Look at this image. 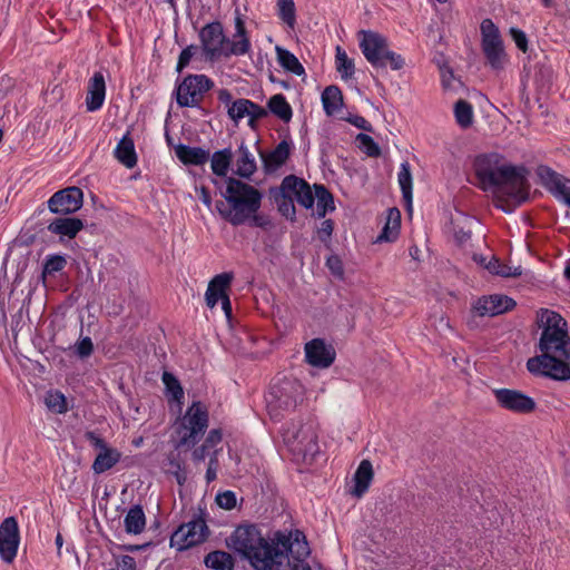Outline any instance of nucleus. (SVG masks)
<instances>
[{"mask_svg":"<svg viewBox=\"0 0 570 570\" xmlns=\"http://www.w3.org/2000/svg\"><path fill=\"white\" fill-rule=\"evenodd\" d=\"M120 453L116 449H109L99 452L92 463V470L96 474H101L116 465L120 460Z\"/></svg>","mask_w":570,"mask_h":570,"instance_id":"33","label":"nucleus"},{"mask_svg":"<svg viewBox=\"0 0 570 570\" xmlns=\"http://www.w3.org/2000/svg\"><path fill=\"white\" fill-rule=\"evenodd\" d=\"M304 386L295 379L275 380L265 396L269 416L278 421L288 412L294 411L303 401Z\"/></svg>","mask_w":570,"mask_h":570,"instance_id":"6","label":"nucleus"},{"mask_svg":"<svg viewBox=\"0 0 570 570\" xmlns=\"http://www.w3.org/2000/svg\"><path fill=\"white\" fill-rule=\"evenodd\" d=\"M106 98V81L100 71H97L88 81L86 108L88 111L99 110Z\"/></svg>","mask_w":570,"mask_h":570,"instance_id":"21","label":"nucleus"},{"mask_svg":"<svg viewBox=\"0 0 570 570\" xmlns=\"http://www.w3.org/2000/svg\"><path fill=\"white\" fill-rule=\"evenodd\" d=\"M222 195L224 200L216 203V209L229 224H248L261 228L271 225L269 218L258 213L263 194L256 187L236 178H228Z\"/></svg>","mask_w":570,"mask_h":570,"instance_id":"4","label":"nucleus"},{"mask_svg":"<svg viewBox=\"0 0 570 570\" xmlns=\"http://www.w3.org/2000/svg\"><path fill=\"white\" fill-rule=\"evenodd\" d=\"M356 140L360 142L361 147L364 149L367 156L370 157H379L381 154V149L379 145L374 141V139L366 134H358L356 136Z\"/></svg>","mask_w":570,"mask_h":570,"instance_id":"47","label":"nucleus"},{"mask_svg":"<svg viewBox=\"0 0 570 570\" xmlns=\"http://www.w3.org/2000/svg\"><path fill=\"white\" fill-rule=\"evenodd\" d=\"M218 465V450H215L209 458L208 468L205 475L207 483L216 480Z\"/></svg>","mask_w":570,"mask_h":570,"instance_id":"51","label":"nucleus"},{"mask_svg":"<svg viewBox=\"0 0 570 570\" xmlns=\"http://www.w3.org/2000/svg\"><path fill=\"white\" fill-rule=\"evenodd\" d=\"M83 203V193L78 187H68L55 193L48 200L53 214L70 215L79 210Z\"/></svg>","mask_w":570,"mask_h":570,"instance_id":"14","label":"nucleus"},{"mask_svg":"<svg viewBox=\"0 0 570 570\" xmlns=\"http://www.w3.org/2000/svg\"><path fill=\"white\" fill-rule=\"evenodd\" d=\"M283 441L296 461L309 463L320 453L318 436L311 423H292L284 430Z\"/></svg>","mask_w":570,"mask_h":570,"instance_id":"8","label":"nucleus"},{"mask_svg":"<svg viewBox=\"0 0 570 570\" xmlns=\"http://www.w3.org/2000/svg\"><path fill=\"white\" fill-rule=\"evenodd\" d=\"M485 268L493 275H498L501 277H518L522 274V269L520 266H509L498 258H492L485 265Z\"/></svg>","mask_w":570,"mask_h":570,"instance_id":"39","label":"nucleus"},{"mask_svg":"<svg viewBox=\"0 0 570 570\" xmlns=\"http://www.w3.org/2000/svg\"><path fill=\"white\" fill-rule=\"evenodd\" d=\"M347 121L355 126L356 128H360L365 131H372L373 127L364 117L355 115L347 118Z\"/></svg>","mask_w":570,"mask_h":570,"instance_id":"57","label":"nucleus"},{"mask_svg":"<svg viewBox=\"0 0 570 570\" xmlns=\"http://www.w3.org/2000/svg\"><path fill=\"white\" fill-rule=\"evenodd\" d=\"M289 539V547L286 549V560L282 569L287 570H312L309 564L303 559L309 554V548L303 532L296 530L294 533L286 535Z\"/></svg>","mask_w":570,"mask_h":570,"instance_id":"16","label":"nucleus"},{"mask_svg":"<svg viewBox=\"0 0 570 570\" xmlns=\"http://www.w3.org/2000/svg\"><path fill=\"white\" fill-rule=\"evenodd\" d=\"M499 407L514 414L527 415L535 411V401L520 390L494 389L492 391Z\"/></svg>","mask_w":570,"mask_h":570,"instance_id":"13","label":"nucleus"},{"mask_svg":"<svg viewBox=\"0 0 570 570\" xmlns=\"http://www.w3.org/2000/svg\"><path fill=\"white\" fill-rule=\"evenodd\" d=\"M305 360L320 368L330 367L335 360V351L321 338H314L305 344Z\"/></svg>","mask_w":570,"mask_h":570,"instance_id":"20","label":"nucleus"},{"mask_svg":"<svg viewBox=\"0 0 570 570\" xmlns=\"http://www.w3.org/2000/svg\"><path fill=\"white\" fill-rule=\"evenodd\" d=\"M276 55L278 63L287 71L302 76L305 73V69L299 60L291 51L277 46Z\"/></svg>","mask_w":570,"mask_h":570,"instance_id":"32","label":"nucleus"},{"mask_svg":"<svg viewBox=\"0 0 570 570\" xmlns=\"http://www.w3.org/2000/svg\"><path fill=\"white\" fill-rule=\"evenodd\" d=\"M292 208V210L294 212V206L292 204V202L289 200V203L287 204L286 202H284L281 206H279V210L282 212H287L288 208Z\"/></svg>","mask_w":570,"mask_h":570,"instance_id":"64","label":"nucleus"},{"mask_svg":"<svg viewBox=\"0 0 570 570\" xmlns=\"http://www.w3.org/2000/svg\"><path fill=\"white\" fill-rule=\"evenodd\" d=\"M269 111L281 120L288 122L292 119L293 110L286 98L282 94L274 95L267 102Z\"/></svg>","mask_w":570,"mask_h":570,"instance_id":"31","label":"nucleus"},{"mask_svg":"<svg viewBox=\"0 0 570 570\" xmlns=\"http://www.w3.org/2000/svg\"><path fill=\"white\" fill-rule=\"evenodd\" d=\"M542 185L558 199L570 207V179L556 173L547 166L538 168Z\"/></svg>","mask_w":570,"mask_h":570,"instance_id":"18","label":"nucleus"},{"mask_svg":"<svg viewBox=\"0 0 570 570\" xmlns=\"http://www.w3.org/2000/svg\"><path fill=\"white\" fill-rule=\"evenodd\" d=\"M291 154V146L287 141H281L272 151L262 155L267 171H274L283 166Z\"/></svg>","mask_w":570,"mask_h":570,"instance_id":"26","label":"nucleus"},{"mask_svg":"<svg viewBox=\"0 0 570 570\" xmlns=\"http://www.w3.org/2000/svg\"><path fill=\"white\" fill-rule=\"evenodd\" d=\"M256 170V161L249 149L242 144L237 149L236 174L249 178Z\"/></svg>","mask_w":570,"mask_h":570,"instance_id":"28","label":"nucleus"},{"mask_svg":"<svg viewBox=\"0 0 570 570\" xmlns=\"http://www.w3.org/2000/svg\"><path fill=\"white\" fill-rule=\"evenodd\" d=\"M399 185L402 190L403 199L406 205L411 206L412 204V175L410 169V164L404 161L400 166V171L397 174Z\"/></svg>","mask_w":570,"mask_h":570,"instance_id":"38","label":"nucleus"},{"mask_svg":"<svg viewBox=\"0 0 570 570\" xmlns=\"http://www.w3.org/2000/svg\"><path fill=\"white\" fill-rule=\"evenodd\" d=\"M193 56H194V47L193 46H189V47H186L185 49H183L178 57L176 70L178 72H181L183 69L188 66Z\"/></svg>","mask_w":570,"mask_h":570,"instance_id":"53","label":"nucleus"},{"mask_svg":"<svg viewBox=\"0 0 570 570\" xmlns=\"http://www.w3.org/2000/svg\"><path fill=\"white\" fill-rule=\"evenodd\" d=\"M322 104L327 116H333L343 106V95L337 86H328L322 92Z\"/></svg>","mask_w":570,"mask_h":570,"instance_id":"30","label":"nucleus"},{"mask_svg":"<svg viewBox=\"0 0 570 570\" xmlns=\"http://www.w3.org/2000/svg\"><path fill=\"white\" fill-rule=\"evenodd\" d=\"M125 530L129 534H140L146 527V517L140 505L131 507L124 519Z\"/></svg>","mask_w":570,"mask_h":570,"instance_id":"29","label":"nucleus"},{"mask_svg":"<svg viewBox=\"0 0 570 570\" xmlns=\"http://www.w3.org/2000/svg\"><path fill=\"white\" fill-rule=\"evenodd\" d=\"M316 216L324 217L328 210H334V200L332 194L323 186L315 185Z\"/></svg>","mask_w":570,"mask_h":570,"instance_id":"36","label":"nucleus"},{"mask_svg":"<svg viewBox=\"0 0 570 570\" xmlns=\"http://www.w3.org/2000/svg\"><path fill=\"white\" fill-rule=\"evenodd\" d=\"M542 330L539 340L540 355L530 357L528 371L554 381L570 380V336L566 320L558 313L542 308L537 313Z\"/></svg>","mask_w":570,"mask_h":570,"instance_id":"1","label":"nucleus"},{"mask_svg":"<svg viewBox=\"0 0 570 570\" xmlns=\"http://www.w3.org/2000/svg\"><path fill=\"white\" fill-rule=\"evenodd\" d=\"M204 55L209 60L222 57L244 56L250 51L252 45L240 17L235 19V33L229 40L220 22L215 21L204 26L199 32Z\"/></svg>","mask_w":570,"mask_h":570,"instance_id":"5","label":"nucleus"},{"mask_svg":"<svg viewBox=\"0 0 570 570\" xmlns=\"http://www.w3.org/2000/svg\"><path fill=\"white\" fill-rule=\"evenodd\" d=\"M46 405L49 410L56 413H65L67 412V401L62 393L58 391H51L46 396Z\"/></svg>","mask_w":570,"mask_h":570,"instance_id":"45","label":"nucleus"},{"mask_svg":"<svg viewBox=\"0 0 570 570\" xmlns=\"http://www.w3.org/2000/svg\"><path fill=\"white\" fill-rule=\"evenodd\" d=\"M222 440H223L222 431L219 429H213L207 434L203 444L206 445L207 448L212 449V448H215L217 444H219L222 442Z\"/></svg>","mask_w":570,"mask_h":570,"instance_id":"56","label":"nucleus"},{"mask_svg":"<svg viewBox=\"0 0 570 570\" xmlns=\"http://www.w3.org/2000/svg\"><path fill=\"white\" fill-rule=\"evenodd\" d=\"M209 535V529L202 517L183 523L171 535L170 543L178 550H185L190 547L203 543Z\"/></svg>","mask_w":570,"mask_h":570,"instance_id":"12","label":"nucleus"},{"mask_svg":"<svg viewBox=\"0 0 570 570\" xmlns=\"http://www.w3.org/2000/svg\"><path fill=\"white\" fill-rule=\"evenodd\" d=\"M116 566L121 570H138L135 558L128 554L117 557Z\"/></svg>","mask_w":570,"mask_h":570,"instance_id":"54","label":"nucleus"},{"mask_svg":"<svg viewBox=\"0 0 570 570\" xmlns=\"http://www.w3.org/2000/svg\"><path fill=\"white\" fill-rule=\"evenodd\" d=\"M357 39L362 53L373 67L384 68L389 65L393 70L404 67L403 57L392 51L387 39L379 32L361 30L357 33Z\"/></svg>","mask_w":570,"mask_h":570,"instance_id":"7","label":"nucleus"},{"mask_svg":"<svg viewBox=\"0 0 570 570\" xmlns=\"http://www.w3.org/2000/svg\"><path fill=\"white\" fill-rule=\"evenodd\" d=\"M115 158L125 167L131 169L137 165L135 142L129 134H126L114 150Z\"/></svg>","mask_w":570,"mask_h":570,"instance_id":"25","label":"nucleus"},{"mask_svg":"<svg viewBox=\"0 0 570 570\" xmlns=\"http://www.w3.org/2000/svg\"><path fill=\"white\" fill-rule=\"evenodd\" d=\"M482 52L493 70H503L509 58L504 50L499 28L491 19H484L480 26Z\"/></svg>","mask_w":570,"mask_h":570,"instance_id":"10","label":"nucleus"},{"mask_svg":"<svg viewBox=\"0 0 570 570\" xmlns=\"http://www.w3.org/2000/svg\"><path fill=\"white\" fill-rule=\"evenodd\" d=\"M94 345L89 337L82 338L77 345V353L81 357H87L92 353Z\"/></svg>","mask_w":570,"mask_h":570,"instance_id":"58","label":"nucleus"},{"mask_svg":"<svg viewBox=\"0 0 570 570\" xmlns=\"http://www.w3.org/2000/svg\"><path fill=\"white\" fill-rule=\"evenodd\" d=\"M233 153L229 148L216 151L210 158V166L214 174L217 176H226L230 166Z\"/></svg>","mask_w":570,"mask_h":570,"instance_id":"37","label":"nucleus"},{"mask_svg":"<svg viewBox=\"0 0 570 570\" xmlns=\"http://www.w3.org/2000/svg\"><path fill=\"white\" fill-rule=\"evenodd\" d=\"M86 438L90 441V443L96 448L99 449L100 452H105L106 450H109L110 448L106 444V442L97 436L94 432H88L86 434Z\"/></svg>","mask_w":570,"mask_h":570,"instance_id":"59","label":"nucleus"},{"mask_svg":"<svg viewBox=\"0 0 570 570\" xmlns=\"http://www.w3.org/2000/svg\"><path fill=\"white\" fill-rule=\"evenodd\" d=\"M401 223L400 212L395 208L390 209L386 218V223L382 229V233L377 237L380 242H392L399 235Z\"/></svg>","mask_w":570,"mask_h":570,"instance_id":"34","label":"nucleus"},{"mask_svg":"<svg viewBox=\"0 0 570 570\" xmlns=\"http://www.w3.org/2000/svg\"><path fill=\"white\" fill-rule=\"evenodd\" d=\"M276 541H267L255 525H239L227 539V546L245 557L256 570H273L286 560L289 539L276 534Z\"/></svg>","mask_w":570,"mask_h":570,"instance_id":"3","label":"nucleus"},{"mask_svg":"<svg viewBox=\"0 0 570 570\" xmlns=\"http://www.w3.org/2000/svg\"><path fill=\"white\" fill-rule=\"evenodd\" d=\"M209 423L207 406L199 401H194L180 420L178 429L179 446H194L205 433Z\"/></svg>","mask_w":570,"mask_h":570,"instance_id":"9","label":"nucleus"},{"mask_svg":"<svg viewBox=\"0 0 570 570\" xmlns=\"http://www.w3.org/2000/svg\"><path fill=\"white\" fill-rule=\"evenodd\" d=\"M249 108H252V100L240 98L232 102L227 112L232 120L238 122L244 117H248Z\"/></svg>","mask_w":570,"mask_h":570,"instance_id":"43","label":"nucleus"},{"mask_svg":"<svg viewBox=\"0 0 570 570\" xmlns=\"http://www.w3.org/2000/svg\"><path fill=\"white\" fill-rule=\"evenodd\" d=\"M217 504L226 510H230L236 505V495L232 491H225L216 497Z\"/></svg>","mask_w":570,"mask_h":570,"instance_id":"49","label":"nucleus"},{"mask_svg":"<svg viewBox=\"0 0 570 570\" xmlns=\"http://www.w3.org/2000/svg\"><path fill=\"white\" fill-rule=\"evenodd\" d=\"M333 233V222L331 219H325L321 223L320 228L317 229V236L321 242L326 243Z\"/></svg>","mask_w":570,"mask_h":570,"instance_id":"55","label":"nucleus"},{"mask_svg":"<svg viewBox=\"0 0 570 570\" xmlns=\"http://www.w3.org/2000/svg\"><path fill=\"white\" fill-rule=\"evenodd\" d=\"M199 199L207 206L210 207L212 205V197L207 188L202 187L199 189Z\"/></svg>","mask_w":570,"mask_h":570,"instance_id":"62","label":"nucleus"},{"mask_svg":"<svg viewBox=\"0 0 570 570\" xmlns=\"http://www.w3.org/2000/svg\"><path fill=\"white\" fill-rule=\"evenodd\" d=\"M372 479H373L372 464L370 461L363 460L360 463V465L354 474L355 487H354L352 493L355 497L361 498L367 491Z\"/></svg>","mask_w":570,"mask_h":570,"instance_id":"27","label":"nucleus"},{"mask_svg":"<svg viewBox=\"0 0 570 570\" xmlns=\"http://www.w3.org/2000/svg\"><path fill=\"white\" fill-rule=\"evenodd\" d=\"M47 228L52 234L73 238L83 228V223L75 217L56 218Z\"/></svg>","mask_w":570,"mask_h":570,"instance_id":"23","label":"nucleus"},{"mask_svg":"<svg viewBox=\"0 0 570 570\" xmlns=\"http://www.w3.org/2000/svg\"><path fill=\"white\" fill-rule=\"evenodd\" d=\"M206 567L214 570H233L234 559L225 551L216 550L209 552L204 560Z\"/></svg>","mask_w":570,"mask_h":570,"instance_id":"35","label":"nucleus"},{"mask_svg":"<svg viewBox=\"0 0 570 570\" xmlns=\"http://www.w3.org/2000/svg\"><path fill=\"white\" fill-rule=\"evenodd\" d=\"M454 116L461 128H469L473 122V108L471 104L460 99L454 106Z\"/></svg>","mask_w":570,"mask_h":570,"instance_id":"40","label":"nucleus"},{"mask_svg":"<svg viewBox=\"0 0 570 570\" xmlns=\"http://www.w3.org/2000/svg\"><path fill=\"white\" fill-rule=\"evenodd\" d=\"M268 115L267 110L263 108L262 106L255 104L252 101V108H249L248 111V125L254 128L255 122L259 119L265 118Z\"/></svg>","mask_w":570,"mask_h":570,"instance_id":"50","label":"nucleus"},{"mask_svg":"<svg viewBox=\"0 0 570 570\" xmlns=\"http://www.w3.org/2000/svg\"><path fill=\"white\" fill-rule=\"evenodd\" d=\"M161 380L167 393L171 395V399L178 403H181L184 399V390L177 377L174 374L165 371L163 373Z\"/></svg>","mask_w":570,"mask_h":570,"instance_id":"42","label":"nucleus"},{"mask_svg":"<svg viewBox=\"0 0 570 570\" xmlns=\"http://www.w3.org/2000/svg\"><path fill=\"white\" fill-rule=\"evenodd\" d=\"M176 157L184 165L200 166L208 161L209 151L200 147H190L187 145L179 144L175 148Z\"/></svg>","mask_w":570,"mask_h":570,"instance_id":"24","label":"nucleus"},{"mask_svg":"<svg viewBox=\"0 0 570 570\" xmlns=\"http://www.w3.org/2000/svg\"><path fill=\"white\" fill-rule=\"evenodd\" d=\"M214 82L205 75H188L176 90V100L180 107H196Z\"/></svg>","mask_w":570,"mask_h":570,"instance_id":"11","label":"nucleus"},{"mask_svg":"<svg viewBox=\"0 0 570 570\" xmlns=\"http://www.w3.org/2000/svg\"><path fill=\"white\" fill-rule=\"evenodd\" d=\"M514 306L515 302L511 297L494 294L479 298L473 308L479 316H495L513 309Z\"/></svg>","mask_w":570,"mask_h":570,"instance_id":"19","label":"nucleus"},{"mask_svg":"<svg viewBox=\"0 0 570 570\" xmlns=\"http://www.w3.org/2000/svg\"><path fill=\"white\" fill-rule=\"evenodd\" d=\"M222 308L225 312L226 316L229 317L232 314V304L228 295L224 297V299L222 301Z\"/></svg>","mask_w":570,"mask_h":570,"instance_id":"63","label":"nucleus"},{"mask_svg":"<svg viewBox=\"0 0 570 570\" xmlns=\"http://www.w3.org/2000/svg\"><path fill=\"white\" fill-rule=\"evenodd\" d=\"M326 266L334 276L343 278L344 267L341 258L337 255H331L330 257H327Z\"/></svg>","mask_w":570,"mask_h":570,"instance_id":"48","label":"nucleus"},{"mask_svg":"<svg viewBox=\"0 0 570 570\" xmlns=\"http://www.w3.org/2000/svg\"><path fill=\"white\" fill-rule=\"evenodd\" d=\"M473 170L481 189L497 188L498 193L505 195L517 204L525 202L529 197V185L522 167L504 163L499 153L478 155L473 160Z\"/></svg>","mask_w":570,"mask_h":570,"instance_id":"2","label":"nucleus"},{"mask_svg":"<svg viewBox=\"0 0 570 570\" xmlns=\"http://www.w3.org/2000/svg\"><path fill=\"white\" fill-rule=\"evenodd\" d=\"M218 100L225 105H232V94L227 89H220L218 91Z\"/></svg>","mask_w":570,"mask_h":570,"instance_id":"61","label":"nucleus"},{"mask_svg":"<svg viewBox=\"0 0 570 570\" xmlns=\"http://www.w3.org/2000/svg\"><path fill=\"white\" fill-rule=\"evenodd\" d=\"M67 264V261L61 255H49L47 256L43 269H42V277L46 278L47 275H52L55 273H58L65 268Z\"/></svg>","mask_w":570,"mask_h":570,"instance_id":"46","label":"nucleus"},{"mask_svg":"<svg viewBox=\"0 0 570 570\" xmlns=\"http://www.w3.org/2000/svg\"><path fill=\"white\" fill-rule=\"evenodd\" d=\"M510 35L513 39V41L515 42L517 47L523 51V52H527L528 50V39H527V36L525 33L518 29V28H511L510 29Z\"/></svg>","mask_w":570,"mask_h":570,"instance_id":"52","label":"nucleus"},{"mask_svg":"<svg viewBox=\"0 0 570 570\" xmlns=\"http://www.w3.org/2000/svg\"><path fill=\"white\" fill-rule=\"evenodd\" d=\"M233 281V275L229 273H222L216 275L208 284L205 299L209 308H214L218 301H223L226 297L227 289Z\"/></svg>","mask_w":570,"mask_h":570,"instance_id":"22","label":"nucleus"},{"mask_svg":"<svg viewBox=\"0 0 570 570\" xmlns=\"http://www.w3.org/2000/svg\"><path fill=\"white\" fill-rule=\"evenodd\" d=\"M208 450L209 448H207L206 445L202 444L200 446L196 448L194 451H193V460L195 462H203L206 456L208 455Z\"/></svg>","mask_w":570,"mask_h":570,"instance_id":"60","label":"nucleus"},{"mask_svg":"<svg viewBox=\"0 0 570 570\" xmlns=\"http://www.w3.org/2000/svg\"><path fill=\"white\" fill-rule=\"evenodd\" d=\"M277 10L279 18L289 27L296 21L294 0H278Z\"/></svg>","mask_w":570,"mask_h":570,"instance_id":"44","label":"nucleus"},{"mask_svg":"<svg viewBox=\"0 0 570 570\" xmlns=\"http://www.w3.org/2000/svg\"><path fill=\"white\" fill-rule=\"evenodd\" d=\"M335 63L336 70L343 79H348L354 75V62L341 47L336 48Z\"/></svg>","mask_w":570,"mask_h":570,"instance_id":"41","label":"nucleus"},{"mask_svg":"<svg viewBox=\"0 0 570 570\" xmlns=\"http://www.w3.org/2000/svg\"><path fill=\"white\" fill-rule=\"evenodd\" d=\"M20 543L18 522L13 517L6 518L0 524V558L12 563Z\"/></svg>","mask_w":570,"mask_h":570,"instance_id":"15","label":"nucleus"},{"mask_svg":"<svg viewBox=\"0 0 570 570\" xmlns=\"http://www.w3.org/2000/svg\"><path fill=\"white\" fill-rule=\"evenodd\" d=\"M281 189L284 198H288L291 202L296 200L305 208L313 207L315 203V191L313 193L311 186L304 179L296 176L285 177Z\"/></svg>","mask_w":570,"mask_h":570,"instance_id":"17","label":"nucleus"}]
</instances>
